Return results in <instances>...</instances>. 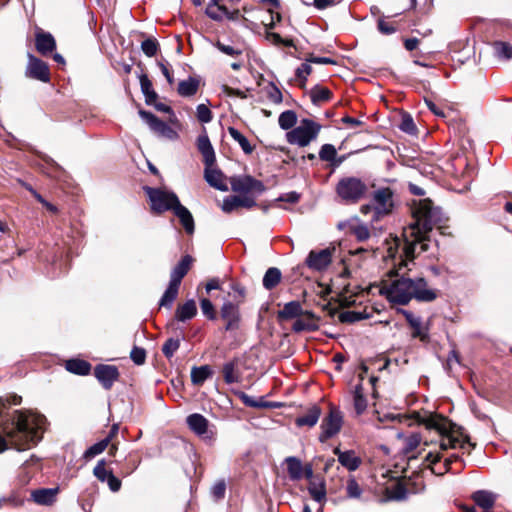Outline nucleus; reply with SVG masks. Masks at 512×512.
Instances as JSON below:
<instances>
[{
	"instance_id": "nucleus-4",
	"label": "nucleus",
	"mask_w": 512,
	"mask_h": 512,
	"mask_svg": "<svg viewBox=\"0 0 512 512\" xmlns=\"http://www.w3.org/2000/svg\"><path fill=\"white\" fill-rule=\"evenodd\" d=\"M335 192L344 204H356L366 197L368 186L358 177L347 176L338 181Z\"/></svg>"
},
{
	"instance_id": "nucleus-18",
	"label": "nucleus",
	"mask_w": 512,
	"mask_h": 512,
	"mask_svg": "<svg viewBox=\"0 0 512 512\" xmlns=\"http://www.w3.org/2000/svg\"><path fill=\"white\" fill-rule=\"evenodd\" d=\"M35 49L42 56L52 54L57 47L54 36L40 27L35 28Z\"/></svg>"
},
{
	"instance_id": "nucleus-23",
	"label": "nucleus",
	"mask_w": 512,
	"mask_h": 512,
	"mask_svg": "<svg viewBox=\"0 0 512 512\" xmlns=\"http://www.w3.org/2000/svg\"><path fill=\"white\" fill-rule=\"evenodd\" d=\"M59 488H39L31 491V500L38 505L50 506L56 502Z\"/></svg>"
},
{
	"instance_id": "nucleus-44",
	"label": "nucleus",
	"mask_w": 512,
	"mask_h": 512,
	"mask_svg": "<svg viewBox=\"0 0 512 512\" xmlns=\"http://www.w3.org/2000/svg\"><path fill=\"white\" fill-rule=\"evenodd\" d=\"M282 279V273L280 269L276 267H270L264 274L263 277V286L267 290L274 289Z\"/></svg>"
},
{
	"instance_id": "nucleus-28",
	"label": "nucleus",
	"mask_w": 512,
	"mask_h": 512,
	"mask_svg": "<svg viewBox=\"0 0 512 512\" xmlns=\"http://www.w3.org/2000/svg\"><path fill=\"white\" fill-rule=\"evenodd\" d=\"M173 213L179 219L185 232L188 235H192L195 231V222L191 212L180 203Z\"/></svg>"
},
{
	"instance_id": "nucleus-61",
	"label": "nucleus",
	"mask_w": 512,
	"mask_h": 512,
	"mask_svg": "<svg viewBox=\"0 0 512 512\" xmlns=\"http://www.w3.org/2000/svg\"><path fill=\"white\" fill-rule=\"evenodd\" d=\"M146 350L139 346H133L130 352V359L133 361L135 365L141 366L146 361Z\"/></svg>"
},
{
	"instance_id": "nucleus-24",
	"label": "nucleus",
	"mask_w": 512,
	"mask_h": 512,
	"mask_svg": "<svg viewBox=\"0 0 512 512\" xmlns=\"http://www.w3.org/2000/svg\"><path fill=\"white\" fill-rule=\"evenodd\" d=\"M306 319H297L292 326V330L296 333L302 331L314 332L319 329L318 321L319 317L312 311H305L302 315Z\"/></svg>"
},
{
	"instance_id": "nucleus-56",
	"label": "nucleus",
	"mask_w": 512,
	"mask_h": 512,
	"mask_svg": "<svg viewBox=\"0 0 512 512\" xmlns=\"http://www.w3.org/2000/svg\"><path fill=\"white\" fill-rule=\"evenodd\" d=\"M200 308L203 315L210 321L217 319V311L213 303L208 298L200 299Z\"/></svg>"
},
{
	"instance_id": "nucleus-51",
	"label": "nucleus",
	"mask_w": 512,
	"mask_h": 512,
	"mask_svg": "<svg viewBox=\"0 0 512 512\" xmlns=\"http://www.w3.org/2000/svg\"><path fill=\"white\" fill-rule=\"evenodd\" d=\"M313 69L310 63H302L295 71V76L298 81V86L305 89L308 76L312 73Z\"/></svg>"
},
{
	"instance_id": "nucleus-7",
	"label": "nucleus",
	"mask_w": 512,
	"mask_h": 512,
	"mask_svg": "<svg viewBox=\"0 0 512 512\" xmlns=\"http://www.w3.org/2000/svg\"><path fill=\"white\" fill-rule=\"evenodd\" d=\"M343 422V413L340 411L339 407L330 404L329 412L323 418L320 425L321 432L318 437L319 441L325 443L337 435L342 429Z\"/></svg>"
},
{
	"instance_id": "nucleus-21",
	"label": "nucleus",
	"mask_w": 512,
	"mask_h": 512,
	"mask_svg": "<svg viewBox=\"0 0 512 512\" xmlns=\"http://www.w3.org/2000/svg\"><path fill=\"white\" fill-rule=\"evenodd\" d=\"M333 453L338 457V462L348 471H355L362 464V459L354 450L341 451L339 447H335Z\"/></svg>"
},
{
	"instance_id": "nucleus-29",
	"label": "nucleus",
	"mask_w": 512,
	"mask_h": 512,
	"mask_svg": "<svg viewBox=\"0 0 512 512\" xmlns=\"http://www.w3.org/2000/svg\"><path fill=\"white\" fill-rule=\"evenodd\" d=\"M471 499L474 503L484 510H489L495 505L497 496L488 490H477L472 493Z\"/></svg>"
},
{
	"instance_id": "nucleus-25",
	"label": "nucleus",
	"mask_w": 512,
	"mask_h": 512,
	"mask_svg": "<svg viewBox=\"0 0 512 512\" xmlns=\"http://www.w3.org/2000/svg\"><path fill=\"white\" fill-rule=\"evenodd\" d=\"M204 178L211 187L224 192L228 191V186L225 183L226 176L220 169L205 166Z\"/></svg>"
},
{
	"instance_id": "nucleus-54",
	"label": "nucleus",
	"mask_w": 512,
	"mask_h": 512,
	"mask_svg": "<svg viewBox=\"0 0 512 512\" xmlns=\"http://www.w3.org/2000/svg\"><path fill=\"white\" fill-rule=\"evenodd\" d=\"M230 287H231V290L233 291L232 294L229 292V295H231L233 298L232 302L234 304H238V306H240V304H242L246 298L245 287L243 285H241L239 282L231 283Z\"/></svg>"
},
{
	"instance_id": "nucleus-14",
	"label": "nucleus",
	"mask_w": 512,
	"mask_h": 512,
	"mask_svg": "<svg viewBox=\"0 0 512 512\" xmlns=\"http://www.w3.org/2000/svg\"><path fill=\"white\" fill-rule=\"evenodd\" d=\"M93 374L103 389L109 391L115 382L120 378V372L117 366L111 364H97L93 369Z\"/></svg>"
},
{
	"instance_id": "nucleus-3",
	"label": "nucleus",
	"mask_w": 512,
	"mask_h": 512,
	"mask_svg": "<svg viewBox=\"0 0 512 512\" xmlns=\"http://www.w3.org/2000/svg\"><path fill=\"white\" fill-rule=\"evenodd\" d=\"M195 262V258L187 254L182 256L180 261L171 270L170 281L167 289L159 301V307L171 309L174 301L177 299L179 288L183 278L188 274Z\"/></svg>"
},
{
	"instance_id": "nucleus-31",
	"label": "nucleus",
	"mask_w": 512,
	"mask_h": 512,
	"mask_svg": "<svg viewBox=\"0 0 512 512\" xmlns=\"http://www.w3.org/2000/svg\"><path fill=\"white\" fill-rule=\"evenodd\" d=\"M385 494L390 500L403 501L407 498L408 486L402 478L398 479L385 489Z\"/></svg>"
},
{
	"instance_id": "nucleus-59",
	"label": "nucleus",
	"mask_w": 512,
	"mask_h": 512,
	"mask_svg": "<svg viewBox=\"0 0 512 512\" xmlns=\"http://www.w3.org/2000/svg\"><path fill=\"white\" fill-rule=\"evenodd\" d=\"M152 106H154V108L157 111L168 114V122H170L171 124L176 125L179 123V120H178L174 110L169 105H166L164 103H161V102H158L157 100H155V102L152 103Z\"/></svg>"
},
{
	"instance_id": "nucleus-38",
	"label": "nucleus",
	"mask_w": 512,
	"mask_h": 512,
	"mask_svg": "<svg viewBox=\"0 0 512 512\" xmlns=\"http://www.w3.org/2000/svg\"><path fill=\"white\" fill-rule=\"evenodd\" d=\"M213 370L209 365L194 366L191 369V382L195 386H202L204 382L212 377Z\"/></svg>"
},
{
	"instance_id": "nucleus-55",
	"label": "nucleus",
	"mask_w": 512,
	"mask_h": 512,
	"mask_svg": "<svg viewBox=\"0 0 512 512\" xmlns=\"http://www.w3.org/2000/svg\"><path fill=\"white\" fill-rule=\"evenodd\" d=\"M107 462L105 459H101L97 462L96 466L93 469L94 476L100 481L105 482L107 478L112 473V470L107 469Z\"/></svg>"
},
{
	"instance_id": "nucleus-36",
	"label": "nucleus",
	"mask_w": 512,
	"mask_h": 512,
	"mask_svg": "<svg viewBox=\"0 0 512 512\" xmlns=\"http://www.w3.org/2000/svg\"><path fill=\"white\" fill-rule=\"evenodd\" d=\"M221 0H210L208 3L205 14L212 20L221 22L226 16V13H228V8L220 4Z\"/></svg>"
},
{
	"instance_id": "nucleus-41",
	"label": "nucleus",
	"mask_w": 512,
	"mask_h": 512,
	"mask_svg": "<svg viewBox=\"0 0 512 512\" xmlns=\"http://www.w3.org/2000/svg\"><path fill=\"white\" fill-rule=\"evenodd\" d=\"M141 457L137 452L129 453L121 466L120 475L126 477L131 475L140 465Z\"/></svg>"
},
{
	"instance_id": "nucleus-47",
	"label": "nucleus",
	"mask_w": 512,
	"mask_h": 512,
	"mask_svg": "<svg viewBox=\"0 0 512 512\" xmlns=\"http://www.w3.org/2000/svg\"><path fill=\"white\" fill-rule=\"evenodd\" d=\"M339 321L341 323H348L352 324L364 319H368L370 317V314L366 312V310L363 311H344L339 314Z\"/></svg>"
},
{
	"instance_id": "nucleus-11",
	"label": "nucleus",
	"mask_w": 512,
	"mask_h": 512,
	"mask_svg": "<svg viewBox=\"0 0 512 512\" xmlns=\"http://www.w3.org/2000/svg\"><path fill=\"white\" fill-rule=\"evenodd\" d=\"M335 247H327L320 251L311 250L305 260L306 266L314 271L322 272L332 263Z\"/></svg>"
},
{
	"instance_id": "nucleus-64",
	"label": "nucleus",
	"mask_w": 512,
	"mask_h": 512,
	"mask_svg": "<svg viewBox=\"0 0 512 512\" xmlns=\"http://www.w3.org/2000/svg\"><path fill=\"white\" fill-rule=\"evenodd\" d=\"M351 233L355 236V238L363 242L370 237V231L365 225H356L351 228Z\"/></svg>"
},
{
	"instance_id": "nucleus-22",
	"label": "nucleus",
	"mask_w": 512,
	"mask_h": 512,
	"mask_svg": "<svg viewBox=\"0 0 512 512\" xmlns=\"http://www.w3.org/2000/svg\"><path fill=\"white\" fill-rule=\"evenodd\" d=\"M240 360L235 357L226 362L222 366V376L226 384L240 383L242 380V372L239 368Z\"/></svg>"
},
{
	"instance_id": "nucleus-13",
	"label": "nucleus",
	"mask_w": 512,
	"mask_h": 512,
	"mask_svg": "<svg viewBox=\"0 0 512 512\" xmlns=\"http://www.w3.org/2000/svg\"><path fill=\"white\" fill-rule=\"evenodd\" d=\"M397 313L402 314L411 328V337L413 339H419L422 343L428 344L430 342L429 335V325H422L420 317H415V315L403 308H398Z\"/></svg>"
},
{
	"instance_id": "nucleus-40",
	"label": "nucleus",
	"mask_w": 512,
	"mask_h": 512,
	"mask_svg": "<svg viewBox=\"0 0 512 512\" xmlns=\"http://www.w3.org/2000/svg\"><path fill=\"white\" fill-rule=\"evenodd\" d=\"M141 91L145 97V103L147 105H152L155 100L158 99V94L153 89L152 81L146 74H141L139 76Z\"/></svg>"
},
{
	"instance_id": "nucleus-63",
	"label": "nucleus",
	"mask_w": 512,
	"mask_h": 512,
	"mask_svg": "<svg viewBox=\"0 0 512 512\" xmlns=\"http://www.w3.org/2000/svg\"><path fill=\"white\" fill-rule=\"evenodd\" d=\"M266 89H267V97L270 101H272L273 103H276V104H279L282 102V100H283L282 93L273 82H270Z\"/></svg>"
},
{
	"instance_id": "nucleus-30",
	"label": "nucleus",
	"mask_w": 512,
	"mask_h": 512,
	"mask_svg": "<svg viewBox=\"0 0 512 512\" xmlns=\"http://www.w3.org/2000/svg\"><path fill=\"white\" fill-rule=\"evenodd\" d=\"M321 408L318 405L311 406L306 413L298 416L295 419V424L298 427H313L317 424L320 416H321Z\"/></svg>"
},
{
	"instance_id": "nucleus-8",
	"label": "nucleus",
	"mask_w": 512,
	"mask_h": 512,
	"mask_svg": "<svg viewBox=\"0 0 512 512\" xmlns=\"http://www.w3.org/2000/svg\"><path fill=\"white\" fill-rule=\"evenodd\" d=\"M229 183L233 192L243 195H260L266 190L264 183L251 175L232 176Z\"/></svg>"
},
{
	"instance_id": "nucleus-35",
	"label": "nucleus",
	"mask_w": 512,
	"mask_h": 512,
	"mask_svg": "<svg viewBox=\"0 0 512 512\" xmlns=\"http://www.w3.org/2000/svg\"><path fill=\"white\" fill-rule=\"evenodd\" d=\"M284 463L287 466V473L290 480L298 481L303 478V465L299 458L289 456L285 458Z\"/></svg>"
},
{
	"instance_id": "nucleus-12",
	"label": "nucleus",
	"mask_w": 512,
	"mask_h": 512,
	"mask_svg": "<svg viewBox=\"0 0 512 512\" xmlns=\"http://www.w3.org/2000/svg\"><path fill=\"white\" fill-rule=\"evenodd\" d=\"M25 74L27 77L43 83H49L51 80L49 65L31 53H28V64Z\"/></svg>"
},
{
	"instance_id": "nucleus-43",
	"label": "nucleus",
	"mask_w": 512,
	"mask_h": 512,
	"mask_svg": "<svg viewBox=\"0 0 512 512\" xmlns=\"http://www.w3.org/2000/svg\"><path fill=\"white\" fill-rule=\"evenodd\" d=\"M353 404L357 415H361L367 409V399L364 395V388L361 383L357 384L353 392Z\"/></svg>"
},
{
	"instance_id": "nucleus-27",
	"label": "nucleus",
	"mask_w": 512,
	"mask_h": 512,
	"mask_svg": "<svg viewBox=\"0 0 512 512\" xmlns=\"http://www.w3.org/2000/svg\"><path fill=\"white\" fill-rule=\"evenodd\" d=\"M64 366L68 372L79 376H87L92 370L91 363L80 358L68 359L65 361Z\"/></svg>"
},
{
	"instance_id": "nucleus-32",
	"label": "nucleus",
	"mask_w": 512,
	"mask_h": 512,
	"mask_svg": "<svg viewBox=\"0 0 512 512\" xmlns=\"http://www.w3.org/2000/svg\"><path fill=\"white\" fill-rule=\"evenodd\" d=\"M197 315V306L193 299L187 300L183 304H179L175 311V319L180 322H185L194 318Z\"/></svg>"
},
{
	"instance_id": "nucleus-46",
	"label": "nucleus",
	"mask_w": 512,
	"mask_h": 512,
	"mask_svg": "<svg viewBox=\"0 0 512 512\" xmlns=\"http://www.w3.org/2000/svg\"><path fill=\"white\" fill-rule=\"evenodd\" d=\"M234 394L242 401V403L251 408H268V407H275L276 405L265 402V401H258L250 397L248 394H246L243 391H235Z\"/></svg>"
},
{
	"instance_id": "nucleus-2",
	"label": "nucleus",
	"mask_w": 512,
	"mask_h": 512,
	"mask_svg": "<svg viewBox=\"0 0 512 512\" xmlns=\"http://www.w3.org/2000/svg\"><path fill=\"white\" fill-rule=\"evenodd\" d=\"M14 414L12 428H3L6 438L0 435V453L9 448V443L18 451H23L38 444L42 439L39 428L30 424L24 412L15 410Z\"/></svg>"
},
{
	"instance_id": "nucleus-16",
	"label": "nucleus",
	"mask_w": 512,
	"mask_h": 512,
	"mask_svg": "<svg viewBox=\"0 0 512 512\" xmlns=\"http://www.w3.org/2000/svg\"><path fill=\"white\" fill-rule=\"evenodd\" d=\"M394 192L390 187H382L373 193L375 213L379 216L389 215L394 208Z\"/></svg>"
},
{
	"instance_id": "nucleus-6",
	"label": "nucleus",
	"mask_w": 512,
	"mask_h": 512,
	"mask_svg": "<svg viewBox=\"0 0 512 512\" xmlns=\"http://www.w3.org/2000/svg\"><path fill=\"white\" fill-rule=\"evenodd\" d=\"M322 126L315 121L303 118L298 127L286 133V139L289 144H296L300 147L308 146L315 140L321 131Z\"/></svg>"
},
{
	"instance_id": "nucleus-15",
	"label": "nucleus",
	"mask_w": 512,
	"mask_h": 512,
	"mask_svg": "<svg viewBox=\"0 0 512 512\" xmlns=\"http://www.w3.org/2000/svg\"><path fill=\"white\" fill-rule=\"evenodd\" d=\"M220 318L225 322V332L238 330L241 324L240 307L232 301L224 302L220 308Z\"/></svg>"
},
{
	"instance_id": "nucleus-10",
	"label": "nucleus",
	"mask_w": 512,
	"mask_h": 512,
	"mask_svg": "<svg viewBox=\"0 0 512 512\" xmlns=\"http://www.w3.org/2000/svg\"><path fill=\"white\" fill-rule=\"evenodd\" d=\"M444 429L436 430L442 437L459 439L461 448H464V444H469L471 448H475L476 444L472 443L470 436L465 433L464 427L453 423L448 417L444 416V421H439Z\"/></svg>"
},
{
	"instance_id": "nucleus-62",
	"label": "nucleus",
	"mask_w": 512,
	"mask_h": 512,
	"mask_svg": "<svg viewBox=\"0 0 512 512\" xmlns=\"http://www.w3.org/2000/svg\"><path fill=\"white\" fill-rule=\"evenodd\" d=\"M196 116L199 122L209 123L213 119V113L205 104H199L196 108Z\"/></svg>"
},
{
	"instance_id": "nucleus-50",
	"label": "nucleus",
	"mask_w": 512,
	"mask_h": 512,
	"mask_svg": "<svg viewBox=\"0 0 512 512\" xmlns=\"http://www.w3.org/2000/svg\"><path fill=\"white\" fill-rule=\"evenodd\" d=\"M278 123L281 129L292 130L297 123V115L293 110H286L280 114Z\"/></svg>"
},
{
	"instance_id": "nucleus-9",
	"label": "nucleus",
	"mask_w": 512,
	"mask_h": 512,
	"mask_svg": "<svg viewBox=\"0 0 512 512\" xmlns=\"http://www.w3.org/2000/svg\"><path fill=\"white\" fill-rule=\"evenodd\" d=\"M138 114L145 121L150 130L157 136L169 140H175L179 137L178 133L173 128H171L166 122L158 118L152 112L139 109Z\"/></svg>"
},
{
	"instance_id": "nucleus-39",
	"label": "nucleus",
	"mask_w": 512,
	"mask_h": 512,
	"mask_svg": "<svg viewBox=\"0 0 512 512\" xmlns=\"http://www.w3.org/2000/svg\"><path fill=\"white\" fill-rule=\"evenodd\" d=\"M310 98L314 105H319L329 102L333 98V92L329 88L317 84L310 90Z\"/></svg>"
},
{
	"instance_id": "nucleus-60",
	"label": "nucleus",
	"mask_w": 512,
	"mask_h": 512,
	"mask_svg": "<svg viewBox=\"0 0 512 512\" xmlns=\"http://www.w3.org/2000/svg\"><path fill=\"white\" fill-rule=\"evenodd\" d=\"M179 347H180L179 339L169 338L164 342V344L162 346V353L164 354V356L166 358L169 359V358L173 357V355L179 349Z\"/></svg>"
},
{
	"instance_id": "nucleus-37",
	"label": "nucleus",
	"mask_w": 512,
	"mask_h": 512,
	"mask_svg": "<svg viewBox=\"0 0 512 512\" xmlns=\"http://www.w3.org/2000/svg\"><path fill=\"white\" fill-rule=\"evenodd\" d=\"M308 491L313 500L322 502L326 497V485L324 479L319 476L318 479L309 481Z\"/></svg>"
},
{
	"instance_id": "nucleus-49",
	"label": "nucleus",
	"mask_w": 512,
	"mask_h": 512,
	"mask_svg": "<svg viewBox=\"0 0 512 512\" xmlns=\"http://www.w3.org/2000/svg\"><path fill=\"white\" fill-rule=\"evenodd\" d=\"M492 46L498 58L505 60L512 59V45L509 42L495 41Z\"/></svg>"
},
{
	"instance_id": "nucleus-5",
	"label": "nucleus",
	"mask_w": 512,
	"mask_h": 512,
	"mask_svg": "<svg viewBox=\"0 0 512 512\" xmlns=\"http://www.w3.org/2000/svg\"><path fill=\"white\" fill-rule=\"evenodd\" d=\"M143 190L150 201L151 212L161 215L166 211H174L181 203L177 194L162 188L144 186Z\"/></svg>"
},
{
	"instance_id": "nucleus-52",
	"label": "nucleus",
	"mask_w": 512,
	"mask_h": 512,
	"mask_svg": "<svg viewBox=\"0 0 512 512\" xmlns=\"http://www.w3.org/2000/svg\"><path fill=\"white\" fill-rule=\"evenodd\" d=\"M422 442V435L420 433H412L404 439L403 454L409 455L413 452Z\"/></svg>"
},
{
	"instance_id": "nucleus-17",
	"label": "nucleus",
	"mask_w": 512,
	"mask_h": 512,
	"mask_svg": "<svg viewBox=\"0 0 512 512\" xmlns=\"http://www.w3.org/2000/svg\"><path fill=\"white\" fill-rule=\"evenodd\" d=\"M414 420L418 425H423L427 430H441L444 429L439 421H444V415L437 412H430L426 410L412 411L406 416Z\"/></svg>"
},
{
	"instance_id": "nucleus-33",
	"label": "nucleus",
	"mask_w": 512,
	"mask_h": 512,
	"mask_svg": "<svg viewBox=\"0 0 512 512\" xmlns=\"http://www.w3.org/2000/svg\"><path fill=\"white\" fill-rule=\"evenodd\" d=\"M304 312L299 301H290L277 312V319L279 321L293 319L302 316Z\"/></svg>"
},
{
	"instance_id": "nucleus-58",
	"label": "nucleus",
	"mask_w": 512,
	"mask_h": 512,
	"mask_svg": "<svg viewBox=\"0 0 512 512\" xmlns=\"http://www.w3.org/2000/svg\"><path fill=\"white\" fill-rule=\"evenodd\" d=\"M109 444L104 440H100L99 442L93 444L92 446H90L85 452H84V455L83 457L85 459H91L93 457H95L96 455H99L101 454L102 452H104L107 448H108Z\"/></svg>"
},
{
	"instance_id": "nucleus-20",
	"label": "nucleus",
	"mask_w": 512,
	"mask_h": 512,
	"mask_svg": "<svg viewBox=\"0 0 512 512\" xmlns=\"http://www.w3.org/2000/svg\"><path fill=\"white\" fill-rule=\"evenodd\" d=\"M196 146L198 151L203 156V163L205 166H213L216 162L215 151L207 135L205 127H203L202 134H200L197 138Z\"/></svg>"
},
{
	"instance_id": "nucleus-42",
	"label": "nucleus",
	"mask_w": 512,
	"mask_h": 512,
	"mask_svg": "<svg viewBox=\"0 0 512 512\" xmlns=\"http://www.w3.org/2000/svg\"><path fill=\"white\" fill-rule=\"evenodd\" d=\"M319 158L322 161L330 162L333 166H339L344 160V157L337 159V151L332 144L322 145L319 151Z\"/></svg>"
},
{
	"instance_id": "nucleus-1",
	"label": "nucleus",
	"mask_w": 512,
	"mask_h": 512,
	"mask_svg": "<svg viewBox=\"0 0 512 512\" xmlns=\"http://www.w3.org/2000/svg\"><path fill=\"white\" fill-rule=\"evenodd\" d=\"M413 221L403 230V247L399 262L394 264L387 275L396 277L389 285L380 289V294L392 304L407 305L412 299L418 302H433L438 297V290L432 289L424 277H411L409 263L422 252L429 249L430 233L436 227L441 234H446L441 209L435 207L432 200L422 199L412 210Z\"/></svg>"
},
{
	"instance_id": "nucleus-34",
	"label": "nucleus",
	"mask_w": 512,
	"mask_h": 512,
	"mask_svg": "<svg viewBox=\"0 0 512 512\" xmlns=\"http://www.w3.org/2000/svg\"><path fill=\"white\" fill-rule=\"evenodd\" d=\"M200 79L190 76L187 80L178 83L177 93L182 97H192L199 89Z\"/></svg>"
},
{
	"instance_id": "nucleus-26",
	"label": "nucleus",
	"mask_w": 512,
	"mask_h": 512,
	"mask_svg": "<svg viewBox=\"0 0 512 512\" xmlns=\"http://www.w3.org/2000/svg\"><path fill=\"white\" fill-rule=\"evenodd\" d=\"M186 423L191 431L198 436H206L208 434L209 421L199 413H193L186 419Z\"/></svg>"
},
{
	"instance_id": "nucleus-45",
	"label": "nucleus",
	"mask_w": 512,
	"mask_h": 512,
	"mask_svg": "<svg viewBox=\"0 0 512 512\" xmlns=\"http://www.w3.org/2000/svg\"><path fill=\"white\" fill-rule=\"evenodd\" d=\"M228 132L230 136L239 143L240 147L242 148L243 152L247 155L252 154V152L255 149V146L251 145L249 140L235 127H228Z\"/></svg>"
},
{
	"instance_id": "nucleus-19",
	"label": "nucleus",
	"mask_w": 512,
	"mask_h": 512,
	"mask_svg": "<svg viewBox=\"0 0 512 512\" xmlns=\"http://www.w3.org/2000/svg\"><path fill=\"white\" fill-rule=\"evenodd\" d=\"M256 205H257L256 200L252 196L243 195V194L233 195V196L226 197L223 200L222 210L225 213H231L232 211H234L240 207H243L246 209H251V208L255 207Z\"/></svg>"
},
{
	"instance_id": "nucleus-53",
	"label": "nucleus",
	"mask_w": 512,
	"mask_h": 512,
	"mask_svg": "<svg viewBox=\"0 0 512 512\" xmlns=\"http://www.w3.org/2000/svg\"><path fill=\"white\" fill-rule=\"evenodd\" d=\"M159 47V42L154 37L147 38L141 43V49L147 57L155 56L159 50Z\"/></svg>"
},
{
	"instance_id": "nucleus-57",
	"label": "nucleus",
	"mask_w": 512,
	"mask_h": 512,
	"mask_svg": "<svg viewBox=\"0 0 512 512\" xmlns=\"http://www.w3.org/2000/svg\"><path fill=\"white\" fill-rule=\"evenodd\" d=\"M400 130L408 134L414 135L417 132V127L413 121L412 116L405 112L402 114L401 122L399 124Z\"/></svg>"
},
{
	"instance_id": "nucleus-48",
	"label": "nucleus",
	"mask_w": 512,
	"mask_h": 512,
	"mask_svg": "<svg viewBox=\"0 0 512 512\" xmlns=\"http://www.w3.org/2000/svg\"><path fill=\"white\" fill-rule=\"evenodd\" d=\"M363 494V489L353 475H349L346 480V498L360 499Z\"/></svg>"
}]
</instances>
